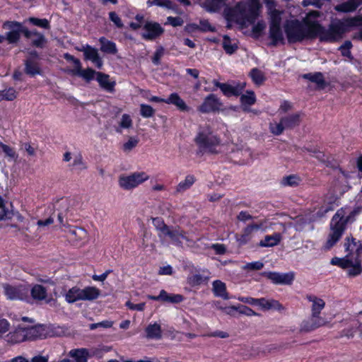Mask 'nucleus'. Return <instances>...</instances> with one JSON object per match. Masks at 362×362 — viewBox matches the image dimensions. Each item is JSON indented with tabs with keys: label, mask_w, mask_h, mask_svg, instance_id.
<instances>
[{
	"label": "nucleus",
	"mask_w": 362,
	"mask_h": 362,
	"mask_svg": "<svg viewBox=\"0 0 362 362\" xmlns=\"http://www.w3.org/2000/svg\"><path fill=\"white\" fill-rule=\"evenodd\" d=\"M318 16L317 11L309 13L304 23L296 20V42L304 38H313L319 35L322 41L334 42L341 37L348 27L357 26L362 22L361 16H355L344 19L343 21L332 23L326 30L316 21H312L311 17Z\"/></svg>",
	"instance_id": "1"
},
{
	"label": "nucleus",
	"mask_w": 362,
	"mask_h": 362,
	"mask_svg": "<svg viewBox=\"0 0 362 362\" xmlns=\"http://www.w3.org/2000/svg\"><path fill=\"white\" fill-rule=\"evenodd\" d=\"M347 210L348 208L342 207L332 218L329 223L330 232L323 246L325 250L331 249L341 239L347 223L356 220V217L362 211V207L357 206L349 212Z\"/></svg>",
	"instance_id": "2"
},
{
	"label": "nucleus",
	"mask_w": 362,
	"mask_h": 362,
	"mask_svg": "<svg viewBox=\"0 0 362 362\" xmlns=\"http://www.w3.org/2000/svg\"><path fill=\"white\" fill-rule=\"evenodd\" d=\"M261 6L258 0H250L247 6L238 3L227 13V20L244 27L247 23L253 24L259 15Z\"/></svg>",
	"instance_id": "3"
},
{
	"label": "nucleus",
	"mask_w": 362,
	"mask_h": 362,
	"mask_svg": "<svg viewBox=\"0 0 362 362\" xmlns=\"http://www.w3.org/2000/svg\"><path fill=\"white\" fill-rule=\"evenodd\" d=\"M195 142L200 148L201 151L218 153L216 148L220 146L221 141L208 127H206L200 129L195 138Z\"/></svg>",
	"instance_id": "4"
},
{
	"label": "nucleus",
	"mask_w": 362,
	"mask_h": 362,
	"mask_svg": "<svg viewBox=\"0 0 362 362\" xmlns=\"http://www.w3.org/2000/svg\"><path fill=\"white\" fill-rule=\"evenodd\" d=\"M2 28L5 30H8L6 33L8 44H17L21 39V34L25 37L27 28L18 21H6L3 23Z\"/></svg>",
	"instance_id": "5"
},
{
	"label": "nucleus",
	"mask_w": 362,
	"mask_h": 362,
	"mask_svg": "<svg viewBox=\"0 0 362 362\" xmlns=\"http://www.w3.org/2000/svg\"><path fill=\"white\" fill-rule=\"evenodd\" d=\"M149 176L144 172H135L129 175H120L119 185L125 190H130L148 180Z\"/></svg>",
	"instance_id": "6"
},
{
	"label": "nucleus",
	"mask_w": 362,
	"mask_h": 362,
	"mask_svg": "<svg viewBox=\"0 0 362 362\" xmlns=\"http://www.w3.org/2000/svg\"><path fill=\"white\" fill-rule=\"evenodd\" d=\"M3 288L4 295L11 300H24L28 298L29 288L25 285L4 284Z\"/></svg>",
	"instance_id": "7"
},
{
	"label": "nucleus",
	"mask_w": 362,
	"mask_h": 362,
	"mask_svg": "<svg viewBox=\"0 0 362 362\" xmlns=\"http://www.w3.org/2000/svg\"><path fill=\"white\" fill-rule=\"evenodd\" d=\"M212 83L216 88H220L222 93L226 97L239 96L242 94L245 83H238L235 85H231L226 83H220L217 80H213Z\"/></svg>",
	"instance_id": "8"
},
{
	"label": "nucleus",
	"mask_w": 362,
	"mask_h": 362,
	"mask_svg": "<svg viewBox=\"0 0 362 362\" xmlns=\"http://www.w3.org/2000/svg\"><path fill=\"white\" fill-rule=\"evenodd\" d=\"M143 29L144 32L141 33V37L146 40H155L164 33V29L156 22H146L143 26Z\"/></svg>",
	"instance_id": "9"
},
{
	"label": "nucleus",
	"mask_w": 362,
	"mask_h": 362,
	"mask_svg": "<svg viewBox=\"0 0 362 362\" xmlns=\"http://www.w3.org/2000/svg\"><path fill=\"white\" fill-rule=\"evenodd\" d=\"M223 105L221 100L213 93L208 95L202 104L199 106L198 110L202 113H209L218 111Z\"/></svg>",
	"instance_id": "10"
},
{
	"label": "nucleus",
	"mask_w": 362,
	"mask_h": 362,
	"mask_svg": "<svg viewBox=\"0 0 362 362\" xmlns=\"http://www.w3.org/2000/svg\"><path fill=\"white\" fill-rule=\"evenodd\" d=\"M264 276L275 284H291L293 279V272L281 274L274 272H264Z\"/></svg>",
	"instance_id": "11"
},
{
	"label": "nucleus",
	"mask_w": 362,
	"mask_h": 362,
	"mask_svg": "<svg viewBox=\"0 0 362 362\" xmlns=\"http://www.w3.org/2000/svg\"><path fill=\"white\" fill-rule=\"evenodd\" d=\"M164 235L168 236L171 241L179 247H182V240L189 241L186 233L179 227H170Z\"/></svg>",
	"instance_id": "12"
},
{
	"label": "nucleus",
	"mask_w": 362,
	"mask_h": 362,
	"mask_svg": "<svg viewBox=\"0 0 362 362\" xmlns=\"http://www.w3.org/2000/svg\"><path fill=\"white\" fill-rule=\"evenodd\" d=\"M25 38L31 39V44L33 47L43 48L47 42L44 34L38 32L36 29L25 30Z\"/></svg>",
	"instance_id": "13"
},
{
	"label": "nucleus",
	"mask_w": 362,
	"mask_h": 362,
	"mask_svg": "<svg viewBox=\"0 0 362 362\" xmlns=\"http://www.w3.org/2000/svg\"><path fill=\"white\" fill-rule=\"evenodd\" d=\"M80 50L83 52L86 60L91 61L98 69L102 68L103 64V60L100 57L98 50L95 48L87 45Z\"/></svg>",
	"instance_id": "14"
},
{
	"label": "nucleus",
	"mask_w": 362,
	"mask_h": 362,
	"mask_svg": "<svg viewBox=\"0 0 362 362\" xmlns=\"http://www.w3.org/2000/svg\"><path fill=\"white\" fill-rule=\"evenodd\" d=\"M293 117H284L279 122H271L269 129L275 135L281 134L285 128L290 127L293 122Z\"/></svg>",
	"instance_id": "15"
},
{
	"label": "nucleus",
	"mask_w": 362,
	"mask_h": 362,
	"mask_svg": "<svg viewBox=\"0 0 362 362\" xmlns=\"http://www.w3.org/2000/svg\"><path fill=\"white\" fill-rule=\"evenodd\" d=\"M23 328L26 332L25 335H27V339L28 340H34L45 336V329L41 325Z\"/></svg>",
	"instance_id": "16"
},
{
	"label": "nucleus",
	"mask_w": 362,
	"mask_h": 362,
	"mask_svg": "<svg viewBox=\"0 0 362 362\" xmlns=\"http://www.w3.org/2000/svg\"><path fill=\"white\" fill-rule=\"evenodd\" d=\"M96 80L103 89L110 93L114 91L115 82L110 81L109 75L102 72H98Z\"/></svg>",
	"instance_id": "17"
},
{
	"label": "nucleus",
	"mask_w": 362,
	"mask_h": 362,
	"mask_svg": "<svg viewBox=\"0 0 362 362\" xmlns=\"http://www.w3.org/2000/svg\"><path fill=\"white\" fill-rule=\"evenodd\" d=\"M69 73L71 75L78 76L82 77L86 81H90L94 78L95 75H97L95 71H94L91 68H88L86 69H81V64L78 68H74L69 71Z\"/></svg>",
	"instance_id": "18"
},
{
	"label": "nucleus",
	"mask_w": 362,
	"mask_h": 362,
	"mask_svg": "<svg viewBox=\"0 0 362 362\" xmlns=\"http://www.w3.org/2000/svg\"><path fill=\"white\" fill-rule=\"evenodd\" d=\"M165 103L174 105L182 112H188L189 110V107L186 105L185 102L176 93H171L165 100Z\"/></svg>",
	"instance_id": "19"
},
{
	"label": "nucleus",
	"mask_w": 362,
	"mask_h": 362,
	"mask_svg": "<svg viewBox=\"0 0 362 362\" xmlns=\"http://www.w3.org/2000/svg\"><path fill=\"white\" fill-rule=\"evenodd\" d=\"M212 291L215 296L221 297L224 300L229 299L228 293L226 291V285L220 280H215L212 283Z\"/></svg>",
	"instance_id": "20"
},
{
	"label": "nucleus",
	"mask_w": 362,
	"mask_h": 362,
	"mask_svg": "<svg viewBox=\"0 0 362 362\" xmlns=\"http://www.w3.org/2000/svg\"><path fill=\"white\" fill-rule=\"evenodd\" d=\"M269 37L272 40L271 45L273 46H276L279 42L284 43L281 25H269Z\"/></svg>",
	"instance_id": "21"
},
{
	"label": "nucleus",
	"mask_w": 362,
	"mask_h": 362,
	"mask_svg": "<svg viewBox=\"0 0 362 362\" xmlns=\"http://www.w3.org/2000/svg\"><path fill=\"white\" fill-rule=\"evenodd\" d=\"M258 306L264 310H281L283 307L281 304L276 300L274 299H266L261 298L258 299Z\"/></svg>",
	"instance_id": "22"
},
{
	"label": "nucleus",
	"mask_w": 362,
	"mask_h": 362,
	"mask_svg": "<svg viewBox=\"0 0 362 362\" xmlns=\"http://www.w3.org/2000/svg\"><path fill=\"white\" fill-rule=\"evenodd\" d=\"M100 295V291L94 286H87L81 289V300L92 301Z\"/></svg>",
	"instance_id": "23"
},
{
	"label": "nucleus",
	"mask_w": 362,
	"mask_h": 362,
	"mask_svg": "<svg viewBox=\"0 0 362 362\" xmlns=\"http://www.w3.org/2000/svg\"><path fill=\"white\" fill-rule=\"evenodd\" d=\"M359 5V0H349L346 2L337 5L334 7V9L339 12H352L354 11Z\"/></svg>",
	"instance_id": "24"
},
{
	"label": "nucleus",
	"mask_w": 362,
	"mask_h": 362,
	"mask_svg": "<svg viewBox=\"0 0 362 362\" xmlns=\"http://www.w3.org/2000/svg\"><path fill=\"white\" fill-rule=\"evenodd\" d=\"M307 298L312 302L311 313L320 315L325 306V302L315 296H308Z\"/></svg>",
	"instance_id": "25"
},
{
	"label": "nucleus",
	"mask_w": 362,
	"mask_h": 362,
	"mask_svg": "<svg viewBox=\"0 0 362 362\" xmlns=\"http://www.w3.org/2000/svg\"><path fill=\"white\" fill-rule=\"evenodd\" d=\"M240 103L242 109L244 112H249L250 110L248 106L255 103L256 98L253 91H247V94L240 95Z\"/></svg>",
	"instance_id": "26"
},
{
	"label": "nucleus",
	"mask_w": 362,
	"mask_h": 362,
	"mask_svg": "<svg viewBox=\"0 0 362 362\" xmlns=\"http://www.w3.org/2000/svg\"><path fill=\"white\" fill-rule=\"evenodd\" d=\"M67 236L72 241H79L86 238L87 232L83 228L74 227L69 229Z\"/></svg>",
	"instance_id": "27"
},
{
	"label": "nucleus",
	"mask_w": 362,
	"mask_h": 362,
	"mask_svg": "<svg viewBox=\"0 0 362 362\" xmlns=\"http://www.w3.org/2000/svg\"><path fill=\"white\" fill-rule=\"evenodd\" d=\"M69 356L75 358L76 362H87L88 358L90 356L87 349H76L69 351Z\"/></svg>",
	"instance_id": "28"
},
{
	"label": "nucleus",
	"mask_w": 362,
	"mask_h": 362,
	"mask_svg": "<svg viewBox=\"0 0 362 362\" xmlns=\"http://www.w3.org/2000/svg\"><path fill=\"white\" fill-rule=\"evenodd\" d=\"M29 291L35 300H43L47 298V289L42 285L35 284Z\"/></svg>",
	"instance_id": "29"
},
{
	"label": "nucleus",
	"mask_w": 362,
	"mask_h": 362,
	"mask_svg": "<svg viewBox=\"0 0 362 362\" xmlns=\"http://www.w3.org/2000/svg\"><path fill=\"white\" fill-rule=\"evenodd\" d=\"M146 337L148 339H159L162 337L160 325L158 323L151 324L146 328Z\"/></svg>",
	"instance_id": "30"
},
{
	"label": "nucleus",
	"mask_w": 362,
	"mask_h": 362,
	"mask_svg": "<svg viewBox=\"0 0 362 362\" xmlns=\"http://www.w3.org/2000/svg\"><path fill=\"white\" fill-rule=\"evenodd\" d=\"M101 45L100 50L107 54H115L117 52L116 44L102 37L99 39Z\"/></svg>",
	"instance_id": "31"
},
{
	"label": "nucleus",
	"mask_w": 362,
	"mask_h": 362,
	"mask_svg": "<svg viewBox=\"0 0 362 362\" xmlns=\"http://www.w3.org/2000/svg\"><path fill=\"white\" fill-rule=\"evenodd\" d=\"M304 78H308L313 83H315L320 89H323L326 86V82L323 74L321 72H317L314 74H307L304 75Z\"/></svg>",
	"instance_id": "32"
},
{
	"label": "nucleus",
	"mask_w": 362,
	"mask_h": 362,
	"mask_svg": "<svg viewBox=\"0 0 362 362\" xmlns=\"http://www.w3.org/2000/svg\"><path fill=\"white\" fill-rule=\"evenodd\" d=\"M280 240V234L274 233L272 235H266L264 239L260 240L259 245L261 247H273L278 245Z\"/></svg>",
	"instance_id": "33"
},
{
	"label": "nucleus",
	"mask_w": 362,
	"mask_h": 362,
	"mask_svg": "<svg viewBox=\"0 0 362 362\" xmlns=\"http://www.w3.org/2000/svg\"><path fill=\"white\" fill-rule=\"evenodd\" d=\"M65 300L69 303L81 300V289L76 286L70 288L65 295Z\"/></svg>",
	"instance_id": "34"
},
{
	"label": "nucleus",
	"mask_w": 362,
	"mask_h": 362,
	"mask_svg": "<svg viewBox=\"0 0 362 362\" xmlns=\"http://www.w3.org/2000/svg\"><path fill=\"white\" fill-rule=\"evenodd\" d=\"M196 178L192 175H188L183 181H181L177 186L176 192L177 193L183 192L189 189L195 182Z\"/></svg>",
	"instance_id": "35"
},
{
	"label": "nucleus",
	"mask_w": 362,
	"mask_h": 362,
	"mask_svg": "<svg viewBox=\"0 0 362 362\" xmlns=\"http://www.w3.org/2000/svg\"><path fill=\"white\" fill-rule=\"evenodd\" d=\"M25 72L30 76L40 74V69L37 62L28 59L25 61Z\"/></svg>",
	"instance_id": "36"
},
{
	"label": "nucleus",
	"mask_w": 362,
	"mask_h": 362,
	"mask_svg": "<svg viewBox=\"0 0 362 362\" xmlns=\"http://www.w3.org/2000/svg\"><path fill=\"white\" fill-rule=\"evenodd\" d=\"M313 327L317 329L320 327L327 326L329 322L320 315L311 313L310 316L307 318Z\"/></svg>",
	"instance_id": "37"
},
{
	"label": "nucleus",
	"mask_w": 362,
	"mask_h": 362,
	"mask_svg": "<svg viewBox=\"0 0 362 362\" xmlns=\"http://www.w3.org/2000/svg\"><path fill=\"white\" fill-rule=\"evenodd\" d=\"M345 251L347 252L346 255L351 257V255L356 254L357 250V241L353 237H346L344 241Z\"/></svg>",
	"instance_id": "38"
},
{
	"label": "nucleus",
	"mask_w": 362,
	"mask_h": 362,
	"mask_svg": "<svg viewBox=\"0 0 362 362\" xmlns=\"http://www.w3.org/2000/svg\"><path fill=\"white\" fill-rule=\"evenodd\" d=\"M25 334L26 332L23 327H18L14 332L11 334L10 340L15 344L28 340Z\"/></svg>",
	"instance_id": "39"
},
{
	"label": "nucleus",
	"mask_w": 362,
	"mask_h": 362,
	"mask_svg": "<svg viewBox=\"0 0 362 362\" xmlns=\"http://www.w3.org/2000/svg\"><path fill=\"white\" fill-rule=\"evenodd\" d=\"M284 28L288 42L294 43V20L286 21Z\"/></svg>",
	"instance_id": "40"
},
{
	"label": "nucleus",
	"mask_w": 362,
	"mask_h": 362,
	"mask_svg": "<svg viewBox=\"0 0 362 362\" xmlns=\"http://www.w3.org/2000/svg\"><path fill=\"white\" fill-rule=\"evenodd\" d=\"M331 264L346 269L352 264V258L349 255H346L344 258L334 257L331 260Z\"/></svg>",
	"instance_id": "41"
},
{
	"label": "nucleus",
	"mask_w": 362,
	"mask_h": 362,
	"mask_svg": "<svg viewBox=\"0 0 362 362\" xmlns=\"http://www.w3.org/2000/svg\"><path fill=\"white\" fill-rule=\"evenodd\" d=\"M226 0H206V8L209 12L218 11L224 4Z\"/></svg>",
	"instance_id": "42"
},
{
	"label": "nucleus",
	"mask_w": 362,
	"mask_h": 362,
	"mask_svg": "<svg viewBox=\"0 0 362 362\" xmlns=\"http://www.w3.org/2000/svg\"><path fill=\"white\" fill-rule=\"evenodd\" d=\"M17 97V93L13 88H9L3 90H0V102L5 100L12 101Z\"/></svg>",
	"instance_id": "43"
},
{
	"label": "nucleus",
	"mask_w": 362,
	"mask_h": 362,
	"mask_svg": "<svg viewBox=\"0 0 362 362\" xmlns=\"http://www.w3.org/2000/svg\"><path fill=\"white\" fill-rule=\"evenodd\" d=\"M29 23L33 24V25L49 30L50 29V23L49 21L46 18H37L35 17H30L27 20Z\"/></svg>",
	"instance_id": "44"
},
{
	"label": "nucleus",
	"mask_w": 362,
	"mask_h": 362,
	"mask_svg": "<svg viewBox=\"0 0 362 362\" xmlns=\"http://www.w3.org/2000/svg\"><path fill=\"white\" fill-rule=\"evenodd\" d=\"M316 329L313 327V325L310 322V321L306 318L304 319L300 324L298 330V334H304L309 332H311Z\"/></svg>",
	"instance_id": "45"
},
{
	"label": "nucleus",
	"mask_w": 362,
	"mask_h": 362,
	"mask_svg": "<svg viewBox=\"0 0 362 362\" xmlns=\"http://www.w3.org/2000/svg\"><path fill=\"white\" fill-rule=\"evenodd\" d=\"M250 76L254 83L257 85L262 84L265 80L263 73L257 68H254L250 71Z\"/></svg>",
	"instance_id": "46"
},
{
	"label": "nucleus",
	"mask_w": 362,
	"mask_h": 362,
	"mask_svg": "<svg viewBox=\"0 0 362 362\" xmlns=\"http://www.w3.org/2000/svg\"><path fill=\"white\" fill-rule=\"evenodd\" d=\"M73 169L78 171H82L87 168L86 163L83 160V157L81 154H78L74 157L73 163L70 165Z\"/></svg>",
	"instance_id": "47"
},
{
	"label": "nucleus",
	"mask_w": 362,
	"mask_h": 362,
	"mask_svg": "<svg viewBox=\"0 0 362 362\" xmlns=\"http://www.w3.org/2000/svg\"><path fill=\"white\" fill-rule=\"evenodd\" d=\"M194 30H200L203 32L214 31L215 29L213 28L207 20H202L199 22V25L196 24L189 25Z\"/></svg>",
	"instance_id": "48"
},
{
	"label": "nucleus",
	"mask_w": 362,
	"mask_h": 362,
	"mask_svg": "<svg viewBox=\"0 0 362 362\" xmlns=\"http://www.w3.org/2000/svg\"><path fill=\"white\" fill-rule=\"evenodd\" d=\"M132 125V120L130 116L127 114H124L122 117L121 121L119 122V126L116 129V132L118 133H121V128L128 129L130 128Z\"/></svg>",
	"instance_id": "49"
},
{
	"label": "nucleus",
	"mask_w": 362,
	"mask_h": 362,
	"mask_svg": "<svg viewBox=\"0 0 362 362\" xmlns=\"http://www.w3.org/2000/svg\"><path fill=\"white\" fill-rule=\"evenodd\" d=\"M354 259L355 264L352 260V264L348 267L349 268L348 270V274L351 276H357L362 272V267L361 266V264L358 262V259L354 258Z\"/></svg>",
	"instance_id": "50"
},
{
	"label": "nucleus",
	"mask_w": 362,
	"mask_h": 362,
	"mask_svg": "<svg viewBox=\"0 0 362 362\" xmlns=\"http://www.w3.org/2000/svg\"><path fill=\"white\" fill-rule=\"evenodd\" d=\"M223 47L226 52L229 54H232L238 49V46L236 45H232L229 37L226 35L224 36L223 38Z\"/></svg>",
	"instance_id": "51"
},
{
	"label": "nucleus",
	"mask_w": 362,
	"mask_h": 362,
	"mask_svg": "<svg viewBox=\"0 0 362 362\" xmlns=\"http://www.w3.org/2000/svg\"><path fill=\"white\" fill-rule=\"evenodd\" d=\"M12 215L11 211L6 208L4 200L0 197V220L11 218Z\"/></svg>",
	"instance_id": "52"
},
{
	"label": "nucleus",
	"mask_w": 362,
	"mask_h": 362,
	"mask_svg": "<svg viewBox=\"0 0 362 362\" xmlns=\"http://www.w3.org/2000/svg\"><path fill=\"white\" fill-rule=\"evenodd\" d=\"M153 223L154 225V226L156 227V228L160 231L163 235L165 233V232L168 230V228L170 227V226H167L164 222L162 220V218H154L153 219Z\"/></svg>",
	"instance_id": "53"
},
{
	"label": "nucleus",
	"mask_w": 362,
	"mask_h": 362,
	"mask_svg": "<svg viewBox=\"0 0 362 362\" xmlns=\"http://www.w3.org/2000/svg\"><path fill=\"white\" fill-rule=\"evenodd\" d=\"M270 16L269 25H281V13L276 10L269 13Z\"/></svg>",
	"instance_id": "54"
},
{
	"label": "nucleus",
	"mask_w": 362,
	"mask_h": 362,
	"mask_svg": "<svg viewBox=\"0 0 362 362\" xmlns=\"http://www.w3.org/2000/svg\"><path fill=\"white\" fill-rule=\"evenodd\" d=\"M140 107V113L143 117L148 118L154 115L155 110L151 105L141 104Z\"/></svg>",
	"instance_id": "55"
},
{
	"label": "nucleus",
	"mask_w": 362,
	"mask_h": 362,
	"mask_svg": "<svg viewBox=\"0 0 362 362\" xmlns=\"http://www.w3.org/2000/svg\"><path fill=\"white\" fill-rule=\"evenodd\" d=\"M207 278L204 277L199 274H195L188 278V282L192 286H198L202 284Z\"/></svg>",
	"instance_id": "56"
},
{
	"label": "nucleus",
	"mask_w": 362,
	"mask_h": 362,
	"mask_svg": "<svg viewBox=\"0 0 362 362\" xmlns=\"http://www.w3.org/2000/svg\"><path fill=\"white\" fill-rule=\"evenodd\" d=\"M139 143V139L135 137H130L129 140L123 144L122 149L125 152L131 151Z\"/></svg>",
	"instance_id": "57"
},
{
	"label": "nucleus",
	"mask_w": 362,
	"mask_h": 362,
	"mask_svg": "<svg viewBox=\"0 0 362 362\" xmlns=\"http://www.w3.org/2000/svg\"><path fill=\"white\" fill-rule=\"evenodd\" d=\"M148 4L151 5L155 4L168 9L173 8V3L170 0H148Z\"/></svg>",
	"instance_id": "58"
},
{
	"label": "nucleus",
	"mask_w": 362,
	"mask_h": 362,
	"mask_svg": "<svg viewBox=\"0 0 362 362\" xmlns=\"http://www.w3.org/2000/svg\"><path fill=\"white\" fill-rule=\"evenodd\" d=\"M352 47V44L350 41H345L344 43L340 46L339 49L341 50V54L344 57L351 58V54L350 49Z\"/></svg>",
	"instance_id": "59"
},
{
	"label": "nucleus",
	"mask_w": 362,
	"mask_h": 362,
	"mask_svg": "<svg viewBox=\"0 0 362 362\" xmlns=\"http://www.w3.org/2000/svg\"><path fill=\"white\" fill-rule=\"evenodd\" d=\"M238 312L240 314L247 315V316H259V314L254 311L250 308L245 305H240L238 306Z\"/></svg>",
	"instance_id": "60"
},
{
	"label": "nucleus",
	"mask_w": 362,
	"mask_h": 362,
	"mask_svg": "<svg viewBox=\"0 0 362 362\" xmlns=\"http://www.w3.org/2000/svg\"><path fill=\"white\" fill-rule=\"evenodd\" d=\"M163 54L164 48L163 47L158 48L152 57V62L155 65H159L160 64V58L163 57Z\"/></svg>",
	"instance_id": "61"
},
{
	"label": "nucleus",
	"mask_w": 362,
	"mask_h": 362,
	"mask_svg": "<svg viewBox=\"0 0 362 362\" xmlns=\"http://www.w3.org/2000/svg\"><path fill=\"white\" fill-rule=\"evenodd\" d=\"M264 267V264L262 262H253L246 264L244 266L245 269L247 270H260Z\"/></svg>",
	"instance_id": "62"
},
{
	"label": "nucleus",
	"mask_w": 362,
	"mask_h": 362,
	"mask_svg": "<svg viewBox=\"0 0 362 362\" xmlns=\"http://www.w3.org/2000/svg\"><path fill=\"white\" fill-rule=\"evenodd\" d=\"M109 17L110 21H112L117 28H122L124 26L121 18L115 12H110Z\"/></svg>",
	"instance_id": "63"
},
{
	"label": "nucleus",
	"mask_w": 362,
	"mask_h": 362,
	"mask_svg": "<svg viewBox=\"0 0 362 362\" xmlns=\"http://www.w3.org/2000/svg\"><path fill=\"white\" fill-rule=\"evenodd\" d=\"M167 22L173 27L182 26L184 23L182 18L173 16L168 17Z\"/></svg>",
	"instance_id": "64"
}]
</instances>
